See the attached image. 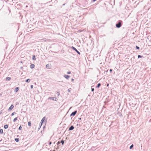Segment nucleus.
<instances>
[{"instance_id": "1", "label": "nucleus", "mask_w": 151, "mask_h": 151, "mask_svg": "<svg viewBox=\"0 0 151 151\" xmlns=\"http://www.w3.org/2000/svg\"><path fill=\"white\" fill-rule=\"evenodd\" d=\"M71 48L74 50L76 51L78 54H80V52L78 51L75 47L72 46L71 47Z\"/></svg>"}, {"instance_id": "2", "label": "nucleus", "mask_w": 151, "mask_h": 151, "mask_svg": "<svg viewBox=\"0 0 151 151\" xmlns=\"http://www.w3.org/2000/svg\"><path fill=\"white\" fill-rule=\"evenodd\" d=\"M121 26V23L120 22H119L118 24H116V26L117 28H119Z\"/></svg>"}, {"instance_id": "3", "label": "nucleus", "mask_w": 151, "mask_h": 151, "mask_svg": "<svg viewBox=\"0 0 151 151\" xmlns=\"http://www.w3.org/2000/svg\"><path fill=\"white\" fill-rule=\"evenodd\" d=\"M49 99H52L53 101H56V98L55 97H50L48 98Z\"/></svg>"}, {"instance_id": "4", "label": "nucleus", "mask_w": 151, "mask_h": 151, "mask_svg": "<svg viewBox=\"0 0 151 151\" xmlns=\"http://www.w3.org/2000/svg\"><path fill=\"white\" fill-rule=\"evenodd\" d=\"M45 117H44L42 119V120L41 121V126L42 125V123H43L44 121L45 120Z\"/></svg>"}, {"instance_id": "5", "label": "nucleus", "mask_w": 151, "mask_h": 151, "mask_svg": "<svg viewBox=\"0 0 151 151\" xmlns=\"http://www.w3.org/2000/svg\"><path fill=\"white\" fill-rule=\"evenodd\" d=\"M14 106L13 105H12L11 106H10V107L8 109V110L9 111H10L14 108Z\"/></svg>"}, {"instance_id": "6", "label": "nucleus", "mask_w": 151, "mask_h": 151, "mask_svg": "<svg viewBox=\"0 0 151 151\" xmlns=\"http://www.w3.org/2000/svg\"><path fill=\"white\" fill-rule=\"evenodd\" d=\"M77 113V111H75L74 112H73L72 113L71 115L74 116Z\"/></svg>"}, {"instance_id": "7", "label": "nucleus", "mask_w": 151, "mask_h": 151, "mask_svg": "<svg viewBox=\"0 0 151 151\" xmlns=\"http://www.w3.org/2000/svg\"><path fill=\"white\" fill-rule=\"evenodd\" d=\"M64 77L65 78H66V79H68L70 78V76H68V75H65L64 76Z\"/></svg>"}, {"instance_id": "8", "label": "nucleus", "mask_w": 151, "mask_h": 151, "mask_svg": "<svg viewBox=\"0 0 151 151\" xmlns=\"http://www.w3.org/2000/svg\"><path fill=\"white\" fill-rule=\"evenodd\" d=\"M19 87H17L15 89V92H17L19 91Z\"/></svg>"}, {"instance_id": "9", "label": "nucleus", "mask_w": 151, "mask_h": 151, "mask_svg": "<svg viewBox=\"0 0 151 151\" xmlns=\"http://www.w3.org/2000/svg\"><path fill=\"white\" fill-rule=\"evenodd\" d=\"M74 128V127L73 126H71L69 128V130H72Z\"/></svg>"}, {"instance_id": "10", "label": "nucleus", "mask_w": 151, "mask_h": 151, "mask_svg": "<svg viewBox=\"0 0 151 151\" xmlns=\"http://www.w3.org/2000/svg\"><path fill=\"white\" fill-rule=\"evenodd\" d=\"M35 67V65L34 64H31L30 65V68H33Z\"/></svg>"}, {"instance_id": "11", "label": "nucleus", "mask_w": 151, "mask_h": 151, "mask_svg": "<svg viewBox=\"0 0 151 151\" xmlns=\"http://www.w3.org/2000/svg\"><path fill=\"white\" fill-rule=\"evenodd\" d=\"M11 79V78L10 77H8L6 78V80L7 81H10Z\"/></svg>"}, {"instance_id": "12", "label": "nucleus", "mask_w": 151, "mask_h": 151, "mask_svg": "<svg viewBox=\"0 0 151 151\" xmlns=\"http://www.w3.org/2000/svg\"><path fill=\"white\" fill-rule=\"evenodd\" d=\"M46 67L47 68H50V67L49 64H47L46 65Z\"/></svg>"}, {"instance_id": "13", "label": "nucleus", "mask_w": 151, "mask_h": 151, "mask_svg": "<svg viewBox=\"0 0 151 151\" xmlns=\"http://www.w3.org/2000/svg\"><path fill=\"white\" fill-rule=\"evenodd\" d=\"M32 60H36V58L35 55H33L32 57Z\"/></svg>"}, {"instance_id": "14", "label": "nucleus", "mask_w": 151, "mask_h": 151, "mask_svg": "<svg viewBox=\"0 0 151 151\" xmlns=\"http://www.w3.org/2000/svg\"><path fill=\"white\" fill-rule=\"evenodd\" d=\"M8 127V125L7 124L5 125L4 126V128L5 129L7 128Z\"/></svg>"}, {"instance_id": "15", "label": "nucleus", "mask_w": 151, "mask_h": 151, "mask_svg": "<svg viewBox=\"0 0 151 151\" xmlns=\"http://www.w3.org/2000/svg\"><path fill=\"white\" fill-rule=\"evenodd\" d=\"M28 125L29 126H30L31 125V122H28Z\"/></svg>"}, {"instance_id": "16", "label": "nucleus", "mask_w": 151, "mask_h": 151, "mask_svg": "<svg viewBox=\"0 0 151 151\" xmlns=\"http://www.w3.org/2000/svg\"><path fill=\"white\" fill-rule=\"evenodd\" d=\"M0 132L1 134H2L3 132V130L2 129H1L0 130Z\"/></svg>"}, {"instance_id": "17", "label": "nucleus", "mask_w": 151, "mask_h": 151, "mask_svg": "<svg viewBox=\"0 0 151 151\" xmlns=\"http://www.w3.org/2000/svg\"><path fill=\"white\" fill-rule=\"evenodd\" d=\"M30 79H28L26 80V82H30Z\"/></svg>"}, {"instance_id": "18", "label": "nucleus", "mask_w": 151, "mask_h": 151, "mask_svg": "<svg viewBox=\"0 0 151 151\" xmlns=\"http://www.w3.org/2000/svg\"><path fill=\"white\" fill-rule=\"evenodd\" d=\"M17 119V117H16L13 120V121L14 122H15Z\"/></svg>"}, {"instance_id": "19", "label": "nucleus", "mask_w": 151, "mask_h": 151, "mask_svg": "<svg viewBox=\"0 0 151 151\" xmlns=\"http://www.w3.org/2000/svg\"><path fill=\"white\" fill-rule=\"evenodd\" d=\"M100 86H101V84L100 83H99L98 84V85L96 86V87L97 88H99Z\"/></svg>"}, {"instance_id": "20", "label": "nucleus", "mask_w": 151, "mask_h": 151, "mask_svg": "<svg viewBox=\"0 0 151 151\" xmlns=\"http://www.w3.org/2000/svg\"><path fill=\"white\" fill-rule=\"evenodd\" d=\"M60 142L62 143V145H63L64 142V141L63 140L61 141Z\"/></svg>"}, {"instance_id": "21", "label": "nucleus", "mask_w": 151, "mask_h": 151, "mask_svg": "<svg viewBox=\"0 0 151 151\" xmlns=\"http://www.w3.org/2000/svg\"><path fill=\"white\" fill-rule=\"evenodd\" d=\"M15 140L16 142H18L19 141V140L18 138H16V139H15Z\"/></svg>"}, {"instance_id": "22", "label": "nucleus", "mask_w": 151, "mask_h": 151, "mask_svg": "<svg viewBox=\"0 0 151 151\" xmlns=\"http://www.w3.org/2000/svg\"><path fill=\"white\" fill-rule=\"evenodd\" d=\"M22 127L21 126H20L19 128V130H20L22 129Z\"/></svg>"}, {"instance_id": "23", "label": "nucleus", "mask_w": 151, "mask_h": 151, "mask_svg": "<svg viewBox=\"0 0 151 151\" xmlns=\"http://www.w3.org/2000/svg\"><path fill=\"white\" fill-rule=\"evenodd\" d=\"M133 145H132L130 147V149H131L132 147H133Z\"/></svg>"}, {"instance_id": "24", "label": "nucleus", "mask_w": 151, "mask_h": 151, "mask_svg": "<svg viewBox=\"0 0 151 151\" xmlns=\"http://www.w3.org/2000/svg\"><path fill=\"white\" fill-rule=\"evenodd\" d=\"M142 56H141L140 55H138V58H142Z\"/></svg>"}, {"instance_id": "25", "label": "nucleus", "mask_w": 151, "mask_h": 151, "mask_svg": "<svg viewBox=\"0 0 151 151\" xmlns=\"http://www.w3.org/2000/svg\"><path fill=\"white\" fill-rule=\"evenodd\" d=\"M136 48L137 49H139V47H138V46H136Z\"/></svg>"}, {"instance_id": "26", "label": "nucleus", "mask_w": 151, "mask_h": 151, "mask_svg": "<svg viewBox=\"0 0 151 151\" xmlns=\"http://www.w3.org/2000/svg\"><path fill=\"white\" fill-rule=\"evenodd\" d=\"M14 113H15V112H14L12 113V116H13V115H14Z\"/></svg>"}, {"instance_id": "27", "label": "nucleus", "mask_w": 151, "mask_h": 151, "mask_svg": "<svg viewBox=\"0 0 151 151\" xmlns=\"http://www.w3.org/2000/svg\"><path fill=\"white\" fill-rule=\"evenodd\" d=\"M91 91H94V89L93 88H92Z\"/></svg>"}, {"instance_id": "28", "label": "nucleus", "mask_w": 151, "mask_h": 151, "mask_svg": "<svg viewBox=\"0 0 151 151\" xmlns=\"http://www.w3.org/2000/svg\"><path fill=\"white\" fill-rule=\"evenodd\" d=\"M68 91L69 92H70V91H70V89H68Z\"/></svg>"}, {"instance_id": "29", "label": "nucleus", "mask_w": 151, "mask_h": 151, "mask_svg": "<svg viewBox=\"0 0 151 151\" xmlns=\"http://www.w3.org/2000/svg\"><path fill=\"white\" fill-rule=\"evenodd\" d=\"M70 73H71V72H68L67 73H68V74H70Z\"/></svg>"}, {"instance_id": "30", "label": "nucleus", "mask_w": 151, "mask_h": 151, "mask_svg": "<svg viewBox=\"0 0 151 151\" xmlns=\"http://www.w3.org/2000/svg\"><path fill=\"white\" fill-rule=\"evenodd\" d=\"M52 144V142H50L49 143V145H50Z\"/></svg>"}, {"instance_id": "31", "label": "nucleus", "mask_w": 151, "mask_h": 151, "mask_svg": "<svg viewBox=\"0 0 151 151\" xmlns=\"http://www.w3.org/2000/svg\"><path fill=\"white\" fill-rule=\"evenodd\" d=\"M110 72H111L112 71V70L111 69H110Z\"/></svg>"}, {"instance_id": "32", "label": "nucleus", "mask_w": 151, "mask_h": 151, "mask_svg": "<svg viewBox=\"0 0 151 151\" xmlns=\"http://www.w3.org/2000/svg\"><path fill=\"white\" fill-rule=\"evenodd\" d=\"M33 87V85H32V86H31V88H32Z\"/></svg>"}, {"instance_id": "33", "label": "nucleus", "mask_w": 151, "mask_h": 151, "mask_svg": "<svg viewBox=\"0 0 151 151\" xmlns=\"http://www.w3.org/2000/svg\"><path fill=\"white\" fill-rule=\"evenodd\" d=\"M60 143V142L59 141H58V144Z\"/></svg>"}, {"instance_id": "34", "label": "nucleus", "mask_w": 151, "mask_h": 151, "mask_svg": "<svg viewBox=\"0 0 151 151\" xmlns=\"http://www.w3.org/2000/svg\"><path fill=\"white\" fill-rule=\"evenodd\" d=\"M93 1H95L96 0H93Z\"/></svg>"}, {"instance_id": "35", "label": "nucleus", "mask_w": 151, "mask_h": 151, "mask_svg": "<svg viewBox=\"0 0 151 151\" xmlns=\"http://www.w3.org/2000/svg\"><path fill=\"white\" fill-rule=\"evenodd\" d=\"M72 81H73L74 80L73 79H72Z\"/></svg>"}, {"instance_id": "36", "label": "nucleus", "mask_w": 151, "mask_h": 151, "mask_svg": "<svg viewBox=\"0 0 151 151\" xmlns=\"http://www.w3.org/2000/svg\"><path fill=\"white\" fill-rule=\"evenodd\" d=\"M108 85H109V84H108L107 86H108Z\"/></svg>"}]
</instances>
